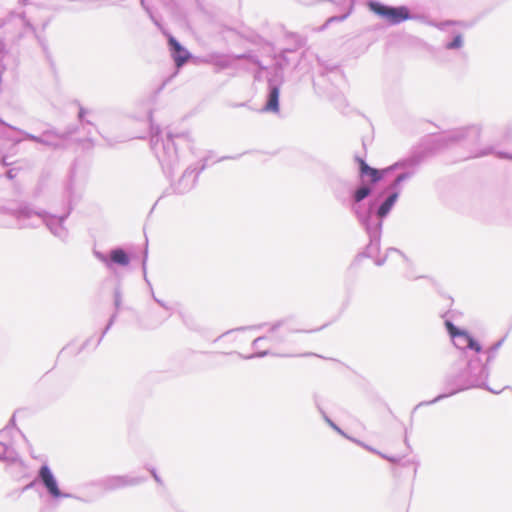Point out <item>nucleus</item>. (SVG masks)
Instances as JSON below:
<instances>
[{"label": "nucleus", "instance_id": "f257e3e1", "mask_svg": "<svg viewBox=\"0 0 512 512\" xmlns=\"http://www.w3.org/2000/svg\"><path fill=\"white\" fill-rule=\"evenodd\" d=\"M481 131L478 124L448 131L434 137L409 157L383 169L372 167L364 158L355 156L357 182L332 178L330 189L334 198L348 208L359 223L385 219L399 198L401 184L416 173L426 157L455 144H477Z\"/></svg>", "mask_w": 512, "mask_h": 512}, {"label": "nucleus", "instance_id": "f03ea898", "mask_svg": "<svg viewBox=\"0 0 512 512\" xmlns=\"http://www.w3.org/2000/svg\"><path fill=\"white\" fill-rule=\"evenodd\" d=\"M488 377L489 369L478 356L454 362L443 377L442 385L444 392L432 400L419 402L412 410L411 421L413 420L414 412L418 408L436 404L445 398L470 389L480 388L493 394L501 393L502 390H495L487 384Z\"/></svg>", "mask_w": 512, "mask_h": 512}, {"label": "nucleus", "instance_id": "7ed1b4c3", "mask_svg": "<svg viewBox=\"0 0 512 512\" xmlns=\"http://www.w3.org/2000/svg\"><path fill=\"white\" fill-rule=\"evenodd\" d=\"M2 210L15 219L19 229H34L44 224L51 234L62 242H67L69 238V231L64 223L73 210L71 200H69L67 210L62 215L52 214L45 210H36L33 205L27 202H20L16 207H3Z\"/></svg>", "mask_w": 512, "mask_h": 512}, {"label": "nucleus", "instance_id": "20e7f679", "mask_svg": "<svg viewBox=\"0 0 512 512\" xmlns=\"http://www.w3.org/2000/svg\"><path fill=\"white\" fill-rule=\"evenodd\" d=\"M150 120V146L158 159L163 173L167 178H170L174 174L175 168L179 164V147L185 146L189 150H192L191 139L188 133L172 134L166 133L165 137L162 135V131L158 126H154L152 123V112H149Z\"/></svg>", "mask_w": 512, "mask_h": 512}, {"label": "nucleus", "instance_id": "39448f33", "mask_svg": "<svg viewBox=\"0 0 512 512\" xmlns=\"http://www.w3.org/2000/svg\"><path fill=\"white\" fill-rule=\"evenodd\" d=\"M36 484H40L44 487L47 494L53 499V500H59L62 498H70L75 499L84 503H88L91 500L80 497L76 494L63 492L60 487L57 478L55 477L54 473L52 472L51 468L48 464L44 463L40 466V468L37 471L36 477L34 480L29 482L27 485H25L22 488V491H28L35 487Z\"/></svg>", "mask_w": 512, "mask_h": 512}, {"label": "nucleus", "instance_id": "423d86ee", "mask_svg": "<svg viewBox=\"0 0 512 512\" xmlns=\"http://www.w3.org/2000/svg\"><path fill=\"white\" fill-rule=\"evenodd\" d=\"M368 7L370 11L385 19L390 25H398L406 20L420 18L418 15L412 14L405 5L392 6L377 0H371L368 3Z\"/></svg>", "mask_w": 512, "mask_h": 512}, {"label": "nucleus", "instance_id": "0eeeda50", "mask_svg": "<svg viewBox=\"0 0 512 512\" xmlns=\"http://www.w3.org/2000/svg\"><path fill=\"white\" fill-rule=\"evenodd\" d=\"M383 222L384 219H374L373 221L359 223L367 233L369 243L362 252L355 256L352 265L360 263L363 258H374L379 253Z\"/></svg>", "mask_w": 512, "mask_h": 512}, {"label": "nucleus", "instance_id": "6e6552de", "mask_svg": "<svg viewBox=\"0 0 512 512\" xmlns=\"http://www.w3.org/2000/svg\"><path fill=\"white\" fill-rule=\"evenodd\" d=\"M209 156L201 160L200 165H189L176 183L171 184L173 193L185 194L191 191L198 180L200 173L207 167Z\"/></svg>", "mask_w": 512, "mask_h": 512}, {"label": "nucleus", "instance_id": "1a4fd4ad", "mask_svg": "<svg viewBox=\"0 0 512 512\" xmlns=\"http://www.w3.org/2000/svg\"><path fill=\"white\" fill-rule=\"evenodd\" d=\"M284 75L276 73L268 78V89L266 94L265 104L261 111L266 113L277 114L280 111V86L283 82Z\"/></svg>", "mask_w": 512, "mask_h": 512}, {"label": "nucleus", "instance_id": "9d476101", "mask_svg": "<svg viewBox=\"0 0 512 512\" xmlns=\"http://www.w3.org/2000/svg\"><path fill=\"white\" fill-rule=\"evenodd\" d=\"M94 256L101 261L109 270H112L115 265L126 267L131 262V254L124 248L117 246L112 248L108 254L101 251L94 250Z\"/></svg>", "mask_w": 512, "mask_h": 512}, {"label": "nucleus", "instance_id": "9b49d317", "mask_svg": "<svg viewBox=\"0 0 512 512\" xmlns=\"http://www.w3.org/2000/svg\"><path fill=\"white\" fill-rule=\"evenodd\" d=\"M289 323V318H284L281 320H278L274 323H272L269 326V334L265 336H260L254 339L252 342V347L255 349H258L260 347V344L270 341L273 344H281L286 341V333H287V326Z\"/></svg>", "mask_w": 512, "mask_h": 512}, {"label": "nucleus", "instance_id": "f8f14e48", "mask_svg": "<svg viewBox=\"0 0 512 512\" xmlns=\"http://www.w3.org/2000/svg\"><path fill=\"white\" fill-rule=\"evenodd\" d=\"M146 481V477H133L128 475L109 476L99 480L96 484L105 491H114L127 486H136Z\"/></svg>", "mask_w": 512, "mask_h": 512}, {"label": "nucleus", "instance_id": "ddd939ff", "mask_svg": "<svg viewBox=\"0 0 512 512\" xmlns=\"http://www.w3.org/2000/svg\"><path fill=\"white\" fill-rule=\"evenodd\" d=\"M288 38H292L294 44L292 47L282 49L278 55H275V63H274V74L280 73L283 75V70L286 69L290 65V58L287 56L288 53H294L299 48L303 47L306 43V39L298 34L290 33L287 34Z\"/></svg>", "mask_w": 512, "mask_h": 512}, {"label": "nucleus", "instance_id": "4468645a", "mask_svg": "<svg viewBox=\"0 0 512 512\" xmlns=\"http://www.w3.org/2000/svg\"><path fill=\"white\" fill-rule=\"evenodd\" d=\"M167 37V44L175 66L179 69L192 58V54L168 31H163Z\"/></svg>", "mask_w": 512, "mask_h": 512}, {"label": "nucleus", "instance_id": "2eb2a0df", "mask_svg": "<svg viewBox=\"0 0 512 512\" xmlns=\"http://www.w3.org/2000/svg\"><path fill=\"white\" fill-rule=\"evenodd\" d=\"M123 291H122V283L121 280L118 279L116 282V285L113 290V306H114V312L111 314L105 328L103 329L99 339L97 340L95 347H97L104 336L107 334V332L111 329V327L114 325L118 314L123 309Z\"/></svg>", "mask_w": 512, "mask_h": 512}, {"label": "nucleus", "instance_id": "dca6fc26", "mask_svg": "<svg viewBox=\"0 0 512 512\" xmlns=\"http://www.w3.org/2000/svg\"><path fill=\"white\" fill-rule=\"evenodd\" d=\"M239 59H247L251 61L252 63L256 64L260 69H264L265 67L262 66L260 60L250 54V53H243L239 55H234L233 57L227 56V55H214L211 56V63L216 66L218 69H227L232 66L233 60H239Z\"/></svg>", "mask_w": 512, "mask_h": 512}, {"label": "nucleus", "instance_id": "f3484780", "mask_svg": "<svg viewBox=\"0 0 512 512\" xmlns=\"http://www.w3.org/2000/svg\"><path fill=\"white\" fill-rule=\"evenodd\" d=\"M445 328L447 333L449 334L453 344L456 348L460 350H465L468 346V341L471 337V334L456 326L451 320L446 319L444 321Z\"/></svg>", "mask_w": 512, "mask_h": 512}, {"label": "nucleus", "instance_id": "a211bd4d", "mask_svg": "<svg viewBox=\"0 0 512 512\" xmlns=\"http://www.w3.org/2000/svg\"><path fill=\"white\" fill-rule=\"evenodd\" d=\"M77 131V128L75 126H68L66 129L62 132L56 130V129H47L44 131V143L45 146L51 147L53 149H57L60 147L59 143L53 141V138L58 139H67L71 135H73Z\"/></svg>", "mask_w": 512, "mask_h": 512}, {"label": "nucleus", "instance_id": "6ab92c4d", "mask_svg": "<svg viewBox=\"0 0 512 512\" xmlns=\"http://www.w3.org/2000/svg\"><path fill=\"white\" fill-rule=\"evenodd\" d=\"M317 61L321 67L320 71H319V74L321 76H329L330 74L333 75V77L337 80V79H343L344 77V74L343 72L339 69V67L337 65H331V64H328L324 61H322L319 57H317Z\"/></svg>", "mask_w": 512, "mask_h": 512}, {"label": "nucleus", "instance_id": "aec40b11", "mask_svg": "<svg viewBox=\"0 0 512 512\" xmlns=\"http://www.w3.org/2000/svg\"><path fill=\"white\" fill-rule=\"evenodd\" d=\"M313 400H314V404L317 408V410L319 411V413L322 415V418L324 419V421L333 429L335 430L337 433H339L340 435L342 436H346L345 432L335 423L333 422L329 417L328 415L326 414V412L323 410L321 404H320V400H319V396L317 394H314L313 395Z\"/></svg>", "mask_w": 512, "mask_h": 512}, {"label": "nucleus", "instance_id": "412c9836", "mask_svg": "<svg viewBox=\"0 0 512 512\" xmlns=\"http://www.w3.org/2000/svg\"><path fill=\"white\" fill-rule=\"evenodd\" d=\"M18 20L23 28L22 34L32 33L39 41L41 46L44 47V42L40 36L36 33V28L33 26V24L26 18V16L21 13L18 15Z\"/></svg>", "mask_w": 512, "mask_h": 512}, {"label": "nucleus", "instance_id": "4be33fe9", "mask_svg": "<svg viewBox=\"0 0 512 512\" xmlns=\"http://www.w3.org/2000/svg\"><path fill=\"white\" fill-rule=\"evenodd\" d=\"M463 45H464V38H463L462 33H460V32H453L451 39L448 40L444 44V48L446 50L452 51V50H458V49L462 48Z\"/></svg>", "mask_w": 512, "mask_h": 512}, {"label": "nucleus", "instance_id": "5701e85b", "mask_svg": "<svg viewBox=\"0 0 512 512\" xmlns=\"http://www.w3.org/2000/svg\"><path fill=\"white\" fill-rule=\"evenodd\" d=\"M393 254L399 256L404 262L409 261L408 258L406 257V255L402 251H400L397 248L390 247L387 249L384 257L375 259V261H374L375 265H377V266L384 265V263L387 261V259L392 257Z\"/></svg>", "mask_w": 512, "mask_h": 512}, {"label": "nucleus", "instance_id": "b1692460", "mask_svg": "<svg viewBox=\"0 0 512 512\" xmlns=\"http://www.w3.org/2000/svg\"><path fill=\"white\" fill-rule=\"evenodd\" d=\"M388 461L393 464L400 465L401 467L404 468L412 466L413 477H415L417 474L418 463L413 460L403 461L402 457L390 456V458H388Z\"/></svg>", "mask_w": 512, "mask_h": 512}, {"label": "nucleus", "instance_id": "393cba45", "mask_svg": "<svg viewBox=\"0 0 512 512\" xmlns=\"http://www.w3.org/2000/svg\"><path fill=\"white\" fill-rule=\"evenodd\" d=\"M11 129H13V131L21 134L22 136H24V139L25 140H29V141H33V142H36L38 144H42L44 145V143H46L44 141V132L40 135V136H37V135H34V134H31L29 132H26L18 127H15V126H9Z\"/></svg>", "mask_w": 512, "mask_h": 512}, {"label": "nucleus", "instance_id": "a878e982", "mask_svg": "<svg viewBox=\"0 0 512 512\" xmlns=\"http://www.w3.org/2000/svg\"><path fill=\"white\" fill-rule=\"evenodd\" d=\"M505 339H506V336L502 337L497 342H495L492 346L489 347V349L487 350L486 363H484L486 365V367H488V365L495 359L497 351L503 345Z\"/></svg>", "mask_w": 512, "mask_h": 512}, {"label": "nucleus", "instance_id": "bb28decb", "mask_svg": "<svg viewBox=\"0 0 512 512\" xmlns=\"http://www.w3.org/2000/svg\"><path fill=\"white\" fill-rule=\"evenodd\" d=\"M0 444L3 445L4 451L0 452V461H10L14 462L16 460V453L15 451L9 447L7 444L2 443L0 441Z\"/></svg>", "mask_w": 512, "mask_h": 512}, {"label": "nucleus", "instance_id": "cd10ccee", "mask_svg": "<svg viewBox=\"0 0 512 512\" xmlns=\"http://www.w3.org/2000/svg\"><path fill=\"white\" fill-rule=\"evenodd\" d=\"M140 4L142 6V8L146 11V13L148 14L149 18L152 20V22L158 27L161 29V31H165L164 29H162L161 27V24L160 22L158 21V19L153 15V12L152 10L150 9L149 6L146 5V2L145 0H140Z\"/></svg>", "mask_w": 512, "mask_h": 512}, {"label": "nucleus", "instance_id": "c85d7f7f", "mask_svg": "<svg viewBox=\"0 0 512 512\" xmlns=\"http://www.w3.org/2000/svg\"><path fill=\"white\" fill-rule=\"evenodd\" d=\"M466 349L472 350L475 353H480L482 351V345L478 340H476L472 335L468 341V346Z\"/></svg>", "mask_w": 512, "mask_h": 512}, {"label": "nucleus", "instance_id": "c756f323", "mask_svg": "<svg viewBox=\"0 0 512 512\" xmlns=\"http://www.w3.org/2000/svg\"><path fill=\"white\" fill-rule=\"evenodd\" d=\"M461 23L462 22H460V21L446 20V21H442V22H439V23H431V25L435 26L436 28H438L441 31H444V30H446V28L448 26L460 25Z\"/></svg>", "mask_w": 512, "mask_h": 512}, {"label": "nucleus", "instance_id": "7c9ffc66", "mask_svg": "<svg viewBox=\"0 0 512 512\" xmlns=\"http://www.w3.org/2000/svg\"><path fill=\"white\" fill-rule=\"evenodd\" d=\"M11 428H15L18 432H21L18 428H16L15 413L12 415L6 427L0 431V438H3L6 434H8Z\"/></svg>", "mask_w": 512, "mask_h": 512}, {"label": "nucleus", "instance_id": "2f4dec72", "mask_svg": "<svg viewBox=\"0 0 512 512\" xmlns=\"http://www.w3.org/2000/svg\"><path fill=\"white\" fill-rule=\"evenodd\" d=\"M88 113L87 109H85L84 107L80 106L79 107V111H78V120L79 122L84 125V124H87V125H94L90 120H86L85 119V115Z\"/></svg>", "mask_w": 512, "mask_h": 512}, {"label": "nucleus", "instance_id": "473e14b6", "mask_svg": "<svg viewBox=\"0 0 512 512\" xmlns=\"http://www.w3.org/2000/svg\"><path fill=\"white\" fill-rule=\"evenodd\" d=\"M270 354V351L268 349L257 351L253 354H250L248 356H243L244 359H253V358H262Z\"/></svg>", "mask_w": 512, "mask_h": 512}, {"label": "nucleus", "instance_id": "72a5a7b5", "mask_svg": "<svg viewBox=\"0 0 512 512\" xmlns=\"http://www.w3.org/2000/svg\"><path fill=\"white\" fill-rule=\"evenodd\" d=\"M323 328H325V325L320 326V328L315 329V331H318V330L323 329ZM299 332L310 333V332H314V330H301V329H296V328H293V327L290 325V322L288 323V326H287V333H299Z\"/></svg>", "mask_w": 512, "mask_h": 512}, {"label": "nucleus", "instance_id": "f704fd0d", "mask_svg": "<svg viewBox=\"0 0 512 512\" xmlns=\"http://www.w3.org/2000/svg\"><path fill=\"white\" fill-rule=\"evenodd\" d=\"M323 328H325V325L320 326V328L315 329V331H318V330L323 329ZM299 332L310 333V332H314V330H301V329H296V328H293V327L290 325V322L288 323V326H287V333H299Z\"/></svg>", "mask_w": 512, "mask_h": 512}, {"label": "nucleus", "instance_id": "c9c22d12", "mask_svg": "<svg viewBox=\"0 0 512 512\" xmlns=\"http://www.w3.org/2000/svg\"><path fill=\"white\" fill-rule=\"evenodd\" d=\"M146 469L150 472L151 476L154 478V480L159 484L163 485L162 478L158 475L156 469L154 467H146Z\"/></svg>", "mask_w": 512, "mask_h": 512}, {"label": "nucleus", "instance_id": "e433bc0d", "mask_svg": "<svg viewBox=\"0 0 512 512\" xmlns=\"http://www.w3.org/2000/svg\"><path fill=\"white\" fill-rule=\"evenodd\" d=\"M491 152H492V148L490 147V148H487V149H484L481 151L471 152V154L468 156V158L485 156V155L490 154Z\"/></svg>", "mask_w": 512, "mask_h": 512}, {"label": "nucleus", "instance_id": "4c0bfd02", "mask_svg": "<svg viewBox=\"0 0 512 512\" xmlns=\"http://www.w3.org/2000/svg\"><path fill=\"white\" fill-rule=\"evenodd\" d=\"M6 140L13 143L14 145H18L25 139H24V136H22V138H17L14 136H6Z\"/></svg>", "mask_w": 512, "mask_h": 512}, {"label": "nucleus", "instance_id": "58836bf2", "mask_svg": "<svg viewBox=\"0 0 512 512\" xmlns=\"http://www.w3.org/2000/svg\"><path fill=\"white\" fill-rule=\"evenodd\" d=\"M350 14V11H348L347 13L341 15V16H333L331 18L328 19V22H333V21H343L344 19H346Z\"/></svg>", "mask_w": 512, "mask_h": 512}, {"label": "nucleus", "instance_id": "ea45409f", "mask_svg": "<svg viewBox=\"0 0 512 512\" xmlns=\"http://www.w3.org/2000/svg\"><path fill=\"white\" fill-rule=\"evenodd\" d=\"M17 173H18V169H16V168H11V169H9V170L6 172V177H7L9 180H13V179L17 176Z\"/></svg>", "mask_w": 512, "mask_h": 512}, {"label": "nucleus", "instance_id": "a19ab883", "mask_svg": "<svg viewBox=\"0 0 512 512\" xmlns=\"http://www.w3.org/2000/svg\"><path fill=\"white\" fill-rule=\"evenodd\" d=\"M2 129L0 130V136L6 140V136H11L8 130H12L10 127H5L4 125H1Z\"/></svg>", "mask_w": 512, "mask_h": 512}, {"label": "nucleus", "instance_id": "79ce46f5", "mask_svg": "<svg viewBox=\"0 0 512 512\" xmlns=\"http://www.w3.org/2000/svg\"><path fill=\"white\" fill-rule=\"evenodd\" d=\"M152 297H153L154 301H155L158 305H160L161 307H163V308H164V309H166V310H169V309H170V307H169V306H168L164 301H162V300L158 299L154 294H152Z\"/></svg>", "mask_w": 512, "mask_h": 512}, {"label": "nucleus", "instance_id": "37998d69", "mask_svg": "<svg viewBox=\"0 0 512 512\" xmlns=\"http://www.w3.org/2000/svg\"><path fill=\"white\" fill-rule=\"evenodd\" d=\"M497 157L512 160V154L503 151L497 152Z\"/></svg>", "mask_w": 512, "mask_h": 512}, {"label": "nucleus", "instance_id": "c03bdc74", "mask_svg": "<svg viewBox=\"0 0 512 512\" xmlns=\"http://www.w3.org/2000/svg\"><path fill=\"white\" fill-rule=\"evenodd\" d=\"M146 261H147V252L145 253L144 255V258H143V262H142V270H143V274H144V279L147 283L148 282V279H147V276H146Z\"/></svg>", "mask_w": 512, "mask_h": 512}, {"label": "nucleus", "instance_id": "a18cd8bd", "mask_svg": "<svg viewBox=\"0 0 512 512\" xmlns=\"http://www.w3.org/2000/svg\"><path fill=\"white\" fill-rule=\"evenodd\" d=\"M264 325L265 324L253 325V326H248V327H240V328H237L236 330H238V331H245V330H248V329H260Z\"/></svg>", "mask_w": 512, "mask_h": 512}, {"label": "nucleus", "instance_id": "49530a36", "mask_svg": "<svg viewBox=\"0 0 512 512\" xmlns=\"http://www.w3.org/2000/svg\"><path fill=\"white\" fill-rule=\"evenodd\" d=\"M171 79H172V76L165 79L163 81V83L159 86V88L157 89L156 93H160L165 88V86L170 82Z\"/></svg>", "mask_w": 512, "mask_h": 512}, {"label": "nucleus", "instance_id": "de8ad7c7", "mask_svg": "<svg viewBox=\"0 0 512 512\" xmlns=\"http://www.w3.org/2000/svg\"><path fill=\"white\" fill-rule=\"evenodd\" d=\"M91 343V338H88L82 345L81 347L79 348L78 352L77 353H80L82 352L84 349H86Z\"/></svg>", "mask_w": 512, "mask_h": 512}, {"label": "nucleus", "instance_id": "09e8293b", "mask_svg": "<svg viewBox=\"0 0 512 512\" xmlns=\"http://www.w3.org/2000/svg\"><path fill=\"white\" fill-rule=\"evenodd\" d=\"M240 156H241V154L236 155V156H223V157H220L219 159H217L216 162H221V161L228 160V159H238Z\"/></svg>", "mask_w": 512, "mask_h": 512}, {"label": "nucleus", "instance_id": "8fccbe9b", "mask_svg": "<svg viewBox=\"0 0 512 512\" xmlns=\"http://www.w3.org/2000/svg\"><path fill=\"white\" fill-rule=\"evenodd\" d=\"M356 442H357L359 445L363 446V447H364L365 449H367L368 451H371V452H373V453L377 454V452H378V451H377L376 449H374V448H372V447H370V446H368V445H366V444H363V443H361V442H359V441H356Z\"/></svg>", "mask_w": 512, "mask_h": 512}, {"label": "nucleus", "instance_id": "3c124183", "mask_svg": "<svg viewBox=\"0 0 512 512\" xmlns=\"http://www.w3.org/2000/svg\"><path fill=\"white\" fill-rule=\"evenodd\" d=\"M298 356H300V357H309V356H317V355L315 353H312V352H306V353L299 354Z\"/></svg>", "mask_w": 512, "mask_h": 512}, {"label": "nucleus", "instance_id": "603ef678", "mask_svg": "<svg viewBox=\"0 0 512 512\" xmlns=\"http://www.w3.org/2000/svg\"><path fill=\"white\" fill-rule=\"evenodd\" d=\"M377 455H379L381 458L385 459L388 461V458H390V455H387L385 453H382L380 451L377 452Z\"/></svg>", "mask_w": 512, "mask_h": 512}, {"label": "nucleus", "instance_id": "864d4df0", "mask_svg": "<svg viewBox=\"0 0 512 512\" xmlns=\"http://www.w3.org/2000/svg\"><path fill=\"white\" fill-rule=\"evenodd\" d=\"M1 164H2L3 166H8V165H10V163H8V162L6 161V156L2 157V159H1Z\"/></svg>", "mask_w": 512, "mask_h": 512}, {"label": "nucleus", "instance_id": "5fc2aeb1", "mask_svg": "<svg viewBox=\"0 0 512 512\" xmlns=\"http://www.w3.org/2000/svg\"><path fill=\"white\" fill-rule=\"evenodd\" d=\"M404 442H405V445L410 448V445H409V441H408V438H407V429H405V439H404Z\"/></svg>", "mask_w": 512, "mask_h": 512}, {"label": "nucleus", "instance_id": "6e6d98bb", "mask_svg": "<svg viewBox=\"0 0 512 512\" xmlns=\"http://www.w3.org/2000/svg\"><path fill=\"white\" fill-rule=\"evenodd\" d=\"M0 125H4L5 127L11 126L10 124L6 123L2 118H0Z\"/></svg>", "mask_w": 512, "mask_h": 512}, {"label": "nucleus", "instance_id": "4d7b16f0", "mask_svg": "<svg viewBox=\"0 0 512 512\" xmlns=\"http://www.w3.org/2000/svg\"><path fill=\"white\" fill-rule=\"evenodd\" d=\"M510 389L512 391V388L510 386L503 387L501 390Z\"/></svg>", "mask_w": 512, "mask_h": 512}, {"label": "nucleus", "instance_id": "13d9d810", "mask_svg": "<svg viewBox=\"0 0 512 512\" xmlns=\"http://www.w3.org/2000/svg\"><path fill=\"white\" fill-rule=\"evenodd\" d=\"M70 189H71V187H70V185H69V186L67 187V191H68V193H69V194H70Z\"/></svg>", "mask_w": 512, "mask_h": 512}]
</instances>
